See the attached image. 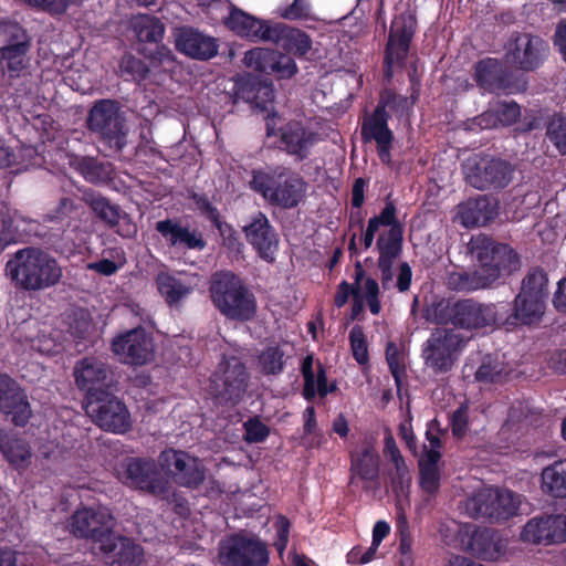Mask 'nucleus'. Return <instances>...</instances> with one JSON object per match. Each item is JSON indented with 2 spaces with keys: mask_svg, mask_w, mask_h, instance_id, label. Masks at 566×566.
<instances>
[{
  "mask_svg": "<svg viewBox=\"0 0 566 566\" xmlns=\"http://www.w3.org/2000/svg\"><path fill=\"white\" fill-rule=\"evenodd\" d=\"M403 234L405 224L398 217L395 201L388 196L380 212L368 219L360 235V243L365 251L375 242V250L378 253L377 268L384 290L391 286L394 264L403 251Z\"/></svg>",
  "mask_w": 566,
  "mask_h": 566,
  "instance_id": "1",
  "label": "nucleus"
},
{
  "mask_svg": "<svg viewBox=\"0 0 566 566\" xmlns=\"http://www.w3.org/2000/svg\"><path fill=\"white\" fill-rule=\"evenodd\" d=\"M249 187L271 206L292 210L305 201L308 184L291 167L277 165L268 170L253 169Z\"/></svg>",
  "mask_w": 566,
  "mask_h": 566,
  "instance_id": "2",
  "label": "nucleus"
},
{
  "mask_svg": "<svg viewBox=\"0 0 566 566\" xmlns=\"http://www.w3.org/2000/svg\"><path fill=\"white\" fill-rule=\"evenodd\" d=\"M209 294L216 310L227 319L245 323L256 315L255 295L232 271L213 273L209 282Z\"/></svg>",
  "mask_w": 566,
  "mask_h": 566,
  "instance_id": "3",
  "label": "nucleus"
},
{
  "mask_svg": "<svg viewBox=\"0 0 566 566\" xmlns=\"http://www.w3.org/2000/svg\"><path fill=\"white\" fill-rule=\"evenodd\" d=\"M250 373L237 356H223L210 375L207 392L216 406L239 405L249 387Z\"/></svg>",
  "mask_w": 566,
  "mask_h": 566,
  "instance_id": "4",
  "label": "nucleus"
},
{
  "mask_svg": "<svg viewBox=\"0 0 566 566\" xmlns=\"http://www.w3.org/2000/svg\"><path fill=\"white\" fill-rule=\"evenodd\" d=\"M471 250L479 261V269L489 286L509 277L521 268L520 255L506 243L481 237L472 241Z\"/></svg>",
  "mask_w": 566,
  "mask_h": 566,
  "instance_id": "5",
  "label": "nucleus"
},
{
  "mask_svg": "<svg viewBox=\"0 0 566 566\" xmlns=\"http://www.w3.org/2000/svg\"><path fill=\"white\" fill-rule=\"evenodd\" d=\"M464 509L474 520L483 518L491 523H500L517 514L520 499L510 490L486 488L468 497Z\"/></svg>",
  "mask_w": 566,
  "mask_h": 566,
  "instance_id": "6",
  "label": "nucleus"
},
{
  "mask_svg": "<svg viewBox=\"0 0 566 566\" xmlns=\"http://www.w3.org/2000/svg\"><path fill=\"white\" fill-rule=\"evenodd\" d=\"M87 127L112 149L122 150L126 145L125 117L115 99L96 101L88 112Z\"/></svg>",
  "mask_w": 566,
  "mask_h": 566,
  "instance_id": "7",
  "label": "nucleus"
},
{
  "mask_svg": "<svg viewBox=\"0 0 566 566\" xmlns=\"http://www.w3.org/2000/svg\"><path fill=\"white\" fill-rule=\"evenodd\" d=\"M468 339L452 328H436L423 343L421 357L434 374L452 370Z\"/></svg>",
  "mask_w": 566,
  "mask_h": 566,
  "instance_id": "8",
  "label": "nucleus"
},
{
  "mask_svg": "<svg viewBox=\"0 0 566 566\" xmlns=\"http://www.w3.org/2000/svg\"><path fill=\"white\" fill-rule=\"evenodd\" d=\"M85 410L105 431L125 433L132 428L130 413L126 405L108 390H98L86 396Z\"/></svg>",
  "mask_w": 566,
  "mask_h": 566,
  "instance_id": "9",
  "label": "nucleus"
},
{
  "mask_svg": "<svg viewBox=\"0 0 566 566\" xmlns=\"http://www.w3.org/2000/svg\"><path fill=\"white\" fill-rule=\"evenodd\" d=\"M221 566H268L269 549L258 536L234 533L219 544Z\"/></svg>",
  "mask_w": 566,
  "mask_h": 566,
  "instance_id": "10",
  "label": "nucleus"
},
{
  "mask_svg": "<svg viewBox=\"0 0 566 566\" xmlns=\"http://www.w3.org/2000/svg\"><path fill=\"white\" fill-rule=\"evenodd\" d=\"M266 136H276V147L296 163L306 160L322 140L321 134L301 119H291L276 130L266 124Z\"/></svg>",
  "mask_w": 566,
  "mask_h": 566,
  "instance_id": "11",
  "label": "nucleus"
},
{
  "mask_svg": "<svg viewBox=\"0 0 566 566\" xmlns=\"http://www.w3.org/2000/svg\"><path fill=\"white\" fill-rule=\"evenodd\" d=\"M160 469L179 486L198 490L207 478L202 461L187 451L166 449L158 457Z\"/></svg>",
  "mask_w": 566,
  "mask_h": 566,
  "instance_id": "12",
  "label": "nucleus"
},
{
  "mask_svg": "<svg viewBox=\"0 0 566 566\" xmlns=\"http://www.w3.org/2000/svg\"><path fill=\"white\" fill-rule=\"evenodd\" d=\"M549 53L548 43L528 32H513L506 44V60L517 70L533 72L546 60Z\"/></svg>",
  "mask_w": 566,
  "mask_h": 566,
  "instance_id": "13",
  "label": "nucleus"
},
{
  "mask_svg": "<svg viewBox=\"0 0 566 566\" xmlns=\"http://www.w3.org/2000/svg\"><path fill=\"white\" fill-rule=\"evenodd\" d=\"M111 350L125 365L144 366L153 360L155 345L151 334L137 326L114 336Z\"/></svg>",
  "mask_w": 566,
  "mask_h": 566,
  "instance_id": "14",
  "label": "nucleus"
},
{
  "mask_svg": "<svg viewBox=\"0 0 566 566\" xmlns=\"http://www.w3.org/2000/svg\"><path fill=\"white\" fill-rule=\"evenodd\" d=\"M514 168L501 158H480L465 165L467 181L479 190L503 189L513 178Z\"/></svg>",
  "mask_w": 566,
  "mask_h": 566,
  "instance_id": "15",
  "label": "nucleus"
},
{
  "mask_svg": "<svg viewBox=\"0 0 566 566\" xmlns=\"http://www.w3.org/2000/svg\"><path fill=\"white\" fill-rule=\"evenodd\" d=\"M125 484L151 495L168 492L169 483L153 459L132 457L124 462Z\"/></svg>",
  "mask_w": 566,
  "mask_h": 566,
  "instance_id": "16",
  "label": "nucleus"
},
{
  "mask_svg": "<svg viewBox=\"0 0 566 566\" xmlns=\"http://www.w3.org/2000/svg\"><path fill=\"white\" fill-rule=\"evenodd\" d=\"M453 319L454 327L476 331L501 324L502 314H500L495 304H485L473 298H462L454 302Z\"/></svg>",
  "mask_w": 566,
  "mask_h": 566,
  "instance_id": "17",
  "label": "nucleus"
},
{
  "mask_svg": "<svg viewBox=\"0 0 566 566\" xmlns=\"http://www.w3.org/2000/svg\"><path fill=\"white\" fill-rule=\"evenodd\" d=\"M248 243L255 250L256 254L265 262L273 263L279 249V238L274 227L266 214L255 211L250 216L249 222L243 226Z\"/></svg>",
  "mask_w": 566,
  "mask_h": 566,
  "instance_id": "18",
  "label": "nucleus"
},
{
  "mask_svg": "<svg viewBox=\"0 0 566 566\" xmlns=\"http://www.w3.org/2000/svg\"><path fill=\"white\" fill-rule=\"evenodd\" d=\"M473 78L483 93H513L515 88L512 72L497 59L484 57L473 67Z\"/></svg>",
  "mask_w": 566,
  "mask_h": 566,
  "instance_id": "19",
  "label": "nucleus"
},
{
  "mask_svg": "<svg viewBox=\"0 0 566 566\" xmlns=\"http://www.w3.org/2000/svg\"><path fill=\"white\" fill-rule=\"evenodd\" d=\"M523 542L556 544L566 542V515L544 514L532 517L521 533Z\"/></svg>",
  "mask_w": 566,
  "mask_h": 566,
  "instance_id": "20",
  "label": "nucleus"
},
{
  "mask_svg": "<svg viewBox=\"0 0 566 566\" xmlns=\"http://www.w3.org/2000/svg\"><path fill=\"white\" fill-rule=\"evenodd\" d=\"M155 230L171 249L202 251L207 247L203 234L199 229L184 224L177 218L157 221Z\"/></svg>",
  "mask_w": 566,
  "mask_h": 566,
  "instance_id": "21",
  "label": "nucleus"
},
{
  "mask_svg": "<svg viewBox=\"0 0 566 566\" xmlns=\"http://www.w3.org/2000/svg\"><path fill=\"white\" fill-rule=\"evenodd\" d=\"M98 549L111 566H139L144 560L143 546L114 531L104 536Z\"/></svg>",
  "mask_w": 566,
  "mask_h": 566,
  "instance_id": "22",
  "label": "nucleus"
},
{
  "mask_svg": "<svg viewBox=\"0 0 566 566\" xmlns=\"http://www.w3.org/2000/svg\"><path fill=\"white\" fill-rule=\"evenodd\" d=\"M114 518L111 514L93 509L77 510L71 517L70 528L76 537L91 538L98 547L113 531Z\"/></svg>",
  "mask_w": 566,
  "mask_h": 566,
  "instance_id": "23",
  "label": "nucleus"
},
{
  "mask_svg": "<svg viewBox=\"0 0 566 566\" xmlns=\"http://www.w3.org/2000/svg\"><path fill=\"white\" fill-rule=\"evenodd\" d=\"M417 27L418 21L416 14L409 10L394 18L385 46L388 62L392 56L400 62L407 60Z\"/></svg>",
  "mask_w": 566,
  "mask_h": 566,
  "instance_id": "24",
  "label": "nucleus"
},
{
  "mask_svg": "<svg viewBox=\"0 0 566 566\" xmlns=\"http://www.w3.org/2000/svg\"><path fill=\"white\" fill-rule=\"evenodd\" d=\"M0 411L15 426L23 427L32 416L28 397L10 376L0 374Z\"/></svg>",
  "mask_w": 566,
  "mask_h": 566,
  "instance_id": "25",
  "label": "nucleus"
},
{
  "mask_svg": "<svg viewBox=\"0 0 566 566\" xmlns=\"http://www.w3.org/2000/svg\"><path fill=\"white\" fill-rule=\"evenodd\" d=\"M233 96L234 103L241 99L265 111L268 105L274 101L275 91L270 78L244 74L234 82Z\"/></svg>",
  "mask_w": 566,
  "mask_h": 566,
  "instance_id": "26",
  "label": "nucleus"
},
{
  "mask_svg": "<svg viewBox=\"0 0 566 566\" xmlns=\"http://www.w3.org/2000/svg\"><path fill=\"white\" fill-rule=\"evenodd\" d=\"M175 43L178 52L200 61L214 57L219 49L214 38L191 27L179 28L175 34Z\"/></svg>",
  "mask_w": 566,
  "mask_h": 566,
  "instance_id": "27",
  "label": "nucleus"
},
{
  "mask_svg": "<svg viewBox=\"0 0 566 566\" xmlns=\"http://www.w3.org/2000/svg\"><path fill=\"white\" fill-rule=\"evenodd\" d=\"M468 539L462 538L465 549L484 560H497L505 552V543L495 530L474 527L467 531Z\"/></svg>",
  "mask_w": 566,
  "mask_h": 566,
  "instance_id": "28",
  "label": "nucleus"
},
{
  "mask_svg": "<svg viewBox=\"0 0 566 566\" xmlns=\"http://www.w3.org/2000/svg\"><path fill=\"white\" fill-rule=\"evenodd\" d=\"M109 367L96 357H84L74 367L76 386L86 391V396L98 390H107Z\"/></svg>",
  "mask_w": 566,
  "mask_h": 566,
  "instance_id": "29",
  "label": "nucleus"
},
{
  "mask_svg": "<svg viewBox=\"0 0 566 566\" xmlns=\"http://www.w3.org/2000/svg\"><path fill=\"white\" fill-rule=\"evenodd\" d=\"M6 273L15 289L35 291V248L28 247L18 250L8 261Z\"/></svg>",
  "mask_w": 566,
  "mask_h": 566,
  "instance_id": "30",
  "label": "nucleus"
},
{
  "mask_svg": "<svg viewBox=\"0 0 566 566\" xmlns=\"http://www.w3.org/2000/svg\"><path fill=\"white\" fill-rule=\"evenodd\" d=\"M265 40L280 45L284 51L302 57L312 49V39L303 30L286 25L284 23L272 24L266 29Z\"/></svg>",
  "mask_w": 566,
  "mask_h": 566,
  "instance_id": "31",
  "label": "nucleus"
},
{
  "mask_svg": "<svg viewBox=\"0 0 566 566\" xmlns=\"http://www.w3.org/2000/svg\"><path fill=\"white\" fill-rule=\"evenodd\" d=\"M223 24L238 36L250 41H266V29L272 24L268 21L255 18L245 11L231 6L228 17L223 19Z\"/></svg>",
  "mask_w": 566,
  "mask_h": 566,
  "instance_id": "32",
  "label": "nucleus"
},
{
  "mask_svg": "<svg viewBox=\"0 0 566 566\" xmlns=\"http://www.w3.org/2000/svg\"><path fill=\"white\" fill-rule=\"evenodd\" d=\"M546 302L517 294L511 313L502 316L501 324L507 327L531 326L541 322L545 313Z\"/></svg>",
  "mask_w": 566,
  "mask_h": 566,
  "instance_id": "33",
  "label": "nucleus"
},
{
  "mask_svg": "<svg viewBox=\"0 0 566 566\" xmlns=\"http://www.w3.org/2000/svg\"><path fill=\"white\" fill-rule=\"evenodd\" d=\"M458 213L467 228L486 226L497 214L496 203L486 196H478L461 203Z\"/></svg>",
  "mask_w": 566,
  "mask_h": 566,
  "instance_id": "34",
  "label": "nucleus"
},
{
  "mask_svg": "<svg viewBox=\"0 0 566 566\" xmlns=\"http://www.w3.org/2000/svg\"><path fill=\"white\" fill-rule=\"evenodd\" d=\"M389 112L380 111L377 106L374 111L365 115L360 126V138L364 144L371 142L380 143L388 139H395L394 132L389 127Z\"/></svg>",
  "mask_w": 566,
  "mask_h": 566,
  "instance_id": "35",
  "label": "nucleus"
},
{
  "mask_svg": "<svg viewBox=\"0 0 566 566\" xmlns=\"http://www.w3.org/2000/svg\"><path fill=\"white\" fill-rule=\"evenodd\" d=\"M301 373L304 379V386L302 395L305 400L313 401L318 395L321 398H325L328 395L327 374L324 365L317 363L316 376L313 369V355L304 357L301 364Z\"/></svg>",
  "mask_w": 566,
  "mask_h": 566,
  "instance_id": "36",
  "label": "nucleus"
},
{
  "mask_svg": "<svg viewBox=\"0 0 566 566\" xmlns=\"http://www.w3.org/2000/svg\"><path fill=\"white\" fill-rule=\"evenodd\" d=\"M380 458L370 443H365L357 452L350 455V472L365 482H374L379 479Z\"/></svg>",
  "mask_w": 566,
  "mask_h": 566,
  "instance_id": "37",
  "label": "nucleus"
},
{
  "mask_svg": "<svg viewBox=\"0 0 566 566\" xmlns=\"http://www.w3.org/2000/svg\"><path fill=\"white\" fill-rule=\"evenodd\" d=\"M75 170L91 184H107L114 177V168L109 161L99 160L95 157H76L72 161Z\"/></svg>",
  "mask_w": 566,
  "mask_h": 566,
  "instance_id": "38",
  "label": "nucleus"
},
{
  "mask_svg": "<svg viewBox=\"0 0 566 566\" xmlns=\"http://www.w3.org/2000/svg\"><path fill=\"white\" fill-rule=\"evenodd\" d=\"M419 98V91L413 88L411 95L403 96L392 88H384L377 102L380 111L392 113L398 119L407 118Z\"/></svg>",
  "mask_w": 566,
  "mask_h": 566,
  "instance_id": "39",
  "label": "nucleus"
},
{
  "mask_svg": "<svg viewBox=\"0 0 566 566\" xmlns=\"http://www.w3.org/2000/svg\"><path fill=\"white\" fill-rule=\"evenodd\" d=\"M541 489L554 499H566V459L545 467L541 473Z\"/></svg>",
  "mask_w": 566,
  "mask_h": 566,
  "instance_id": "40",
  "label": "nucleus"
},
{
  "mask_svg": "<svg viewBox=\"0 0 566 566\" xmlns=\"http://www.w3.org/2000/svg\"><path fill=\"white\" fill-rule=\"evenodd\" d=\"M363 292L364 294H356V297L353 298L349 315L350 321L357 319L364 312V300H366L367 306L373 315H378L381 311L379 284L375 279L370 276L365 279Z\"/></svg>",
  "mask_w": 566,
  "mask_h": 566,
  "instance_id": "41",
  "label": "nucleus"
},
{
  "mask_svg": "<svg viewBox=\"0 0 566 566\" xmlns=\"http://www.w3.org/2000/svg\"><path fill=\"white\" fill-rule=\"evenodd\" d=\"M156 285L159 294L165 298L169 306L177 305L192 291L190 285L167 272H160L157 274Z\"/></svg>",
  "mask_w": 566,
  "mask_h": 566,
  "instance_id": "42",
  "label": "nucleus"
},
{
  "mask_svg": "<svg viewBox=\"0 0 566 566\" xmlns=\"http://www.w3.org/2000/svg\"><path fill=\"white\" fill-rule=\"evenodd\" d=\"M85 201L101 220L111 229H115L123 213L118 206L112 205L107 198L95 192L85 193Z\"/></svg>",
  "mask_w": 566,
  "mask_h": 566,
  "instance_id": "43",
  "label": "nucleus"
},
{
  "mask_svg": "<svg viewBox=\"0 0 566 566\" xmlns=\"http://www.w3.org/2000/svg\"><path fill=\"white\" fill-rule=\"evenodd\" d=\"M29 45L27 42H17L0 48V65L10 73V76H17L24 69V60Z\"/></svg>",
  "mask_w": 566,
  "mask_h": 566,
  "instance_id": "44",
  "label": "nucleus"
},
{
  "mask_svg": "<svg viewBox=\"0 0 566 566\" xmlns=\"http://www.w3.org/2000/svg\"><path fill=\"white\" fill-rule=\"evenodd\" d=\"M518 294L546 302L548 297L547 273L542 268H534L530 270L522 281Z\"/></svg>",
  "mask_w": 566,
  "mask_h": 566,
  "instance_id": "45",
  "label": "nucleus"
},
{
  "mask_svg": "<svg viewBox=\"0 0 566 566\" xmlns=\"http://www.w3.org/2000/svg\"><path fill=\"white\" fill-rule=\"evenodd\" d=\"M285 354L280 345L266 346L258 356V367L264 376L280 375L285 367Z\"/></svg>",
  "mask_w": 566,
  "mask_h": 566,
  "instance_id": "46",
  "label": "nucleus"
},
{
  "mask_svg": "<svg viewBox=\"0 0 566 566\" xmlns=\"http://www.w3.org/2000/svg\"><path fill=\"white\" fill-rule=\"evenodd\" d=\"M22 234L14 223V218L9 206L0 201V252L9 245L21 241Z\"/></svg>",
  "mask_w": 566,
  "mask_h": 566,
  "instance_id": "47",
  "label": "nucleus"
},
{
  "mask_svg": "<svg viewBox=\"0 0 566 566\" xmlns=\"http://www.w3.org/2000/svg\"><path fill=\"white\" fill-rule=\"evenodd\" d=\"M62 277V269L55 259L38 249V290L55 285Z\"/></svg>",
  "mask_w": 566,
  "mask_h": 566,
  "instance_id": "48",
  "label": "nucleus"
},
{
  "mask_svg": "<svg viewBox=\"0 0 566 566\" xmlns=\"http://www.w3.org/2000/svg\"><path fill=\"white\" fill-rule=\"evenodd\" d=\"M135 31L140 42L159 43L164 39L165 25L156 17L142 15L135 22Z\"/></svg>",
  "mask_w": 566,
  "mask_h": 566,
  "instance_id": "49",
  "label": "nucleus"
},
{
  "mask_svg": "<svg viewBox=\"0 0 566 566\" xmlns=\"http://www.w3.org/2000/svg\"><path fill=\"white\" fill-rule=\"evenodd\" d=\"M213 228L217 229L221 239V245L232 255L240 256L243 254L244 244L241 241L239 232L233 228L232 224L224 221L222 218L219 219Z\"/></svg>",
  "mask_w": 566,
  "mask_h": 566,
  "instance_id": "50",
  "label": "nucleus"
},
{
  "mask_svg": "<svg viewBox=\"0 0 566 566\" xmlns=\"http://www.w3.org/2000/svg\"><path fill=\"white\" fill-rule=\"evenodd\" d=\"M484 281L479 268L473 272H453L448 279L449 286L453 290L468 292L489 287Z\"/></svg>",
  "mask_w": 566,
  "mask_h": 566,
  "instance_id": "51",
  "label": "nucleus"
},
{
  "mask_svg": "<svg viewBox=\"0 0 566 566\" xmlns=\"http://www.w3.org/2000/svg\"><path fill=\"white\" fill-rule=\"evenodd\" d=\"M276 50L254 48L245 52L243 63L247 67L270 75L272 69L271 64L276 56Z\"/></svg>",
  "mask_w": 566,
  "mask_h": 566,
  "instance_id": "52",
  "label": "nucleus"
},
{
  "mask_svg": "<svg viewBox=\"0 0 566 566\" xmlns=\"http://www.w3.org/2000/svg\"><path fill=\"white\" fill-rule=\"evenodd\" d=\"M454 302L448 298L434 300L426 310V319L437 325H453Z\"/></svg>",
  "mask_w": 566,
  "mask_h": 566,
  "instance_id": "53",
  "label": "nucleus"
},
{
  "mask_svg": "<svg viewBox=\"0 0 566 566\" xmlns=\"http://www.w3.org/2000/svg\"><path fill=\"white\" fill-rule=\"evenodd\" d=\"M386 360L399 394L402 379L406 377V364L405 357L395 342H388L386 346Z\"/></svg>",
  "mask_w": 566,
  "mask_h": 566,
  "instance_id": "54",
  "label": "nucleus"
},
{
  "mask_svg": "<svg viewBox=\"0 0 566 566\" xmlns=\"http://www.w3.org/2000/svg\"><path fill=\"white\" fill-rule=\"evenodd\" d=\"M546 136L560 155H566V115L555 113L546 125Z\"/></svg>",
  "mask_w": 566,
  "mask_h": 566,
  "instance_id": "55",
  "label": "nucleus"
},
{
  "mask_svg": "<svg viewBox=\"0 0 566 566\" xmlns=\"http://www.w3.org/2000/svg\"><path fill=\"white\" fill-rule=\"evenodd\" d=\"M499 127L515 124L521 117V106L514 102L499 101L491 105Z\"/></svg>",
  "mask_w": 566,
  "mask_h": 566,
  "instance_id": "56",
  "label": "nucleus"
},
{
  "mask_svg": "<svg viewBox=\"0 0 566 566\" xmlns=\"http://www.w3.org/2000/svg\"><path fill=\"white\" fill-rule=\"evenodd\" d=\"M91 331L92 318L90 314L83 310L73 312L69 322V333L73 339L80 344L88 338Z\"/></svg>",
  "mask_w": 566,
  "mask_h": 566,
  "instance_id": "57",
  "label": "nucleus"
},
{
  "mask_svg": "<svg viewBox=\"0 0 566 566\" xmlns=\"http://www.w3.org/2000/svg\"><path fill=\"white\" fill-rule=\"evenodd\" d=\"M276 14L289 21L310 20L313 18L310 0H293L291 4L279 7Z\"/></svg>",
  "mask_w": 566,
  "mask_h": 566,
  "instance_id": "58",
  "label": "nucleus"
},
{
  "mask_svg": "<svg viewBox=\"0 0 566 566\" xmlns=\"http://www.w3.org/2000/svg\"><path fill=\"white\" fill-rule=\"evenodd\" d=\"M271 65L272 69L270 75H274L277 80L291 78L298 71L295 60L291 55L279 51L276 52V56Z\"/></svg>",
  "mask_w": 566,
  "mask_h": 566,
  "instance_id": "59",
  "label": "nucleus"
},
{
  "mask_svg": "<svg viewBox=\"0 0 566 566\" xmlns=\"http://www.w3.org/2000/svg\"><path fill=\"white\" fill-rule=\"evenodd\" d=\"M119 71L122 74L128 75L134 81H143L146 78L149 70L140 59L133 54H125L119 62Z\"/></svg>",
  "mask_w": 566,
  "mask_h": 566,
  "instance_id": "60",
  "label": "nucleus"
},
{
  "mask_svg": "<svg viewBox=\"0 0 566 566\" xmlns=\"http://www.w3.org/2000/svg\"><path fill=\"white\" fill-rule=\"evenodd\" d=\"M349 344L355 360L360 365L366 364L368 361V346L361 326L356 325L352 328Z\"/></svg>",
  "mask_w": 566,
  "mask_h": 566,
  "instance_id": "61",
  "label": "nucleus"
},
{
  "mask_svg": "<svg viewBox=\"0 0 566 566\" xmlns=\"http://www.w3.org/2000/svg\"><path fill=\"white\" fill-rule=\"evenodd\" d=\"M244 441L247 443H260L270 436V428L264 424L258 417L248 419L243 423Z\"/></svg>",
  "mask_w": 566,
  "mask_h": 566,
  "instance_id": "62",
  "label": "nucleus"
},
{
  "mask_svg": "<svg viewBox=\"0 0 566 566\" xmlns=\"http://www.w3.org/2000/svg\"><path fill=\"white\" fill-rule=\"evenodd\" d=\"M503 371L502 364L496 357L488 355L483 358L482 364L475 373V378L483 382H494Z\"/></svg>",
  "mask_w": 566,
  "mask_h": 566,
  "instance_id": "63",
  "label": "nucleus"
},
{
  "mask_svg": "<svg viewBox=\"0 0 566 566\" xmlns=\"http://www.w3.org/2000/svg\"><path fill=\"white\" fill-rule=\"evenodd\" d=\"M450 426L453 437L462 439L469 431V406L461 403L450 417Z\"/></svg>",
  "mask_w": 566,
  "mask_h": 566,
  "instance_id": "64",
  "label": "nucleus"
}]
</instances>
